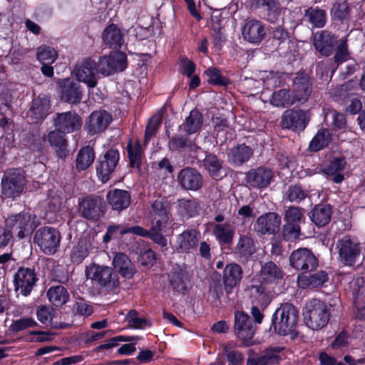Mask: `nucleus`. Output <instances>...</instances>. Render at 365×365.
Returning <instances> with one entry per match:
<instances>
[{
    "mask_svg": "<svg viewBox=\"0 0 365 365\" xmlns=\"http://www.w3.org/2000/svg\"><path fill=\"white\" fill-rule=\"evenodd\" d=\"M61 240L60 232L52 227H43L36 230L34 242L46 255L56 252Z\"/></svg>",
    "mask_w": 365,
    "mask_h": 365,
    "instance_id": "nucleus-7",
    "label": "nucleus"
},
{
    "mask_svg": "<svg viewBox=\"0 0 365 365\" xmlns=\"http://www.w3.org/2000/svg\"><path fill=\"white\" fill-rule=\"evenodd\" d=\"M326 121H331V125L336 129H343L346 128V120L344 114L339 113L338 111L333 110H330L326 114Z\"/></svg>",
    "mask_w": 365,
    "mask_h": 365,
    "instance_id": "nucleus-60",
    "label": "nucleus"
},
{
    "mask_svg": "<svg viewBox=\"0 0 365 365\" xmlns=\"http://www.w3.org/2000/svg\"><path fill=\"white\" fill-rule=\"evenodd\" d=\"M127 151L130 167L137 168L140 171L143 156L140 143L137 141L133 145L131 141H130L127 145Z\"/></svg>",
    "mask_w": 365,
    "mask_h": 365,
    "instance_id": "nucleus-51",
    "label": "nucleus"
},
{
    "mask_svg": "<svg viewBox=\"0 0 365 365\" xmlns=\"http://www.w3.org/2000/svg\"><path fill=\"white\" fill-rule=\"evenodd\" d=\"M46 295L49 302L55 307H61L67 302L69 298L67 289L61 285L51 287L48 289Z\"/></svg>",
    "mask_w": 365,
    "mask_h": 365,
    "instance_id": "nucleus-48",
    "label": "nucleus"
},
{
    "mask_svg": "<svg viewBox=\"0 0 365 365\" xmlns=\"http://www.w3.org/2000/svg\"><path fill=\"white\" fill-rule=\"evenodd\" d=\"M50 101L45 96H38L33 100L29 114L36 121L43 120L48 114Z\"/></svg>",
    "mask_w": 365,
    "mask_h": 365,
    "instance_id": "nucleus-43",
    "label": "nucleus"
},
{
    "mask_svg": "<svg viewBox=\"0 0 365 365\" xmlns=\"http://www.w3.org/2000/svg\"><path fill=\"white\" fill-rule=\"evenodd\" d=\"M170 202L165 197L159 196L150 202L148 217L151 225H165L171 217Z\"/></svg>",
    "mask_w": 365,
    "mask_h": 365,
    "instance_id": "nucleus-11",
    "label": "nucleus"
},
{
    "mask_svg": "<svg viewBox=\"0 0 365 365\" xmlns=\"http://www.w3.org/2000/svg\"><path fill=\"white\" fill-rule=\"evenodd\" d=\"M178 181L180 186L186 190L197 191L202 186V177L195 168L187 167L182 169L178 175Z\"/></svg>",
    "mask_w": 365,
    "mask_h": 365,
    "instance_id": "nucleus-23",
    "label": "nucleus"
},
{
    "mask_svg": "<svg viewBox=\"0 0 365 365\" xmlns=\"http://www.w3.org/2000/svg\"><path fill=\"white\" fill-rule=\"evenodd\" d=\"M309 120V113L301 109H287L281 118L280 126L294 131L303 130Z\"/></svg>",
    "mask_w": 365,
    "mask_h": 365,
    "instance_id": "nucleus-14",
    "label": "nucleus"
},
{
    "mask_svg": "<svg viewBox=\"0 0 365 365\" xmlns=\"http://www.w3.org/2000/svg\"><path fill=\"white\" fill-rule=\"evenodd\" d=\"M97 71L96 63L90 58L84 59L76 66L74 73L79 81L86 83L89 88H94L97 85L96 73Z\"/></svg>",
    "mask_w": 365,
    "mask_h": 365,
    "instance_id": "nucleus-20",
    "label": "nucleus"
},
{
    "mask_svg": "<svg viewBox=\"0 0 365 365\" xmlns=\"http://www.w3.org/2000/svg\"><path fill=\"white\" fill-rule=\"evenodd\" d=\"M203 165L212 176L218 177L222 168V161L216 155L209 154L203 160Z\"/></svg>",
    "mask_w": 365,
    "mask_h": 365,
    "instance_id": "nucleus-56",
    "label": "nucleus"
},
{
    "mask_svg": "<svg viewBox=\"0 0 365 365\" xmlns=\"http://www.w3.org/2000/svg\"><path fill=\"white\" fill-rule=\"evenodd\" d=\"M170 284L173 290L184 293L190 283V279L185 267L177 265L174 267L169 275Z\"/></svg>",
    "mask_w": 365,
    "mask_h": 365,
    "instance_id": "nucleus-30",
    "label": "nucleus"
},
{
    "mask_svg": "<svg viewBox=\"0 0 365 365\" xmlns=\"http://www.w3.org/2000/svg\"><path fill=\"white\" fill-rule=\"evenodd\" d=\"M304 218L302 208L297 206H290L284 212V220L287 223L299 225Z\"/></svg>",
    "mask_w": 365,
    "mask_h": 365,
    "instance_id": "nucleus-58",
    "label": "nucleus"
},
{
    "mask_svg": "<svg viewBox=\"0 0 365 365\" xmlns=\"http://www.w3.org/2000/svg\"><path fill=\"white\" fill-rule=\"evenodd\" d=\"M273 174L270 169L259 167L252 169L246 173V182L255 187H266L272 180Z\"/></svg>",
    "mask_w": 365,
    "mask_h": 365,
    "instance_id": "nucleus-26",
    "label": "nucleus"
},
{
    "mask_svg": "<svg viewBox=\"0 0 365 365\" xmlns=\"http://www.w3.org/2000/svg\"><path fill=\"white\" fill-rule=\"evenodd\" d=\"M199 210V205L194 199H181L178 201V211L182 215L193 217L198 213Z\"/></svg>",
    "mask_w": 365,
    "mask_h": 365,
    "instance_id": "nucleus-53",
    "label": "nucleus"
},
{
    "mask_svg": "<svg viewBox=\"0 0 365 365\" xmlns=\"http://www.w3.org/2000/svg\"><path fill=\"white\" fill-rule=\"evenodd\" d=\"M96 65L98 73L109 76L115 72L123 71L127 66V58L122 52H114L108 56L100 58Z\"/></svg>",
    "mask_w": 365,
    "mask_h": 365,
    "instance_id": "nucleus-13",
    "label": "nucleus"
},
{
    "mask_svg": "<svg viewBox=\"0 0 365 365\" xmlns=\"http://www.w3.org/2000/svg\"><path fill=\"white\" fill-rule=\"evenodd\" d=\"M331 140L329 130L323 129L317 133L310 142L309 148L313 151H319L328 145Z\"/></svg>",
    "mask_w": 365,
    "mask_h": 365,
    "instance_id": "nucleus-54",
    "label": "nucleus"
},
{
    "mask_svg": "<svg viewBox=\"0 0 365 365\" xmlns=\"http://www.w3.org/2000/svg\"><path fill=\"white\" fill-rule=\"evenodd\" d=\"M91 279L96 281L100 286L108 292L118 293L120 282L118 274L111 267L94 264L90 268Z\"/></svg>",
    "mask_w": 365,
    "mask_h": 365,
    "instance_id": "nucleus-5",
    "label": "nucleus"
},
{
    "mask_svg": "<svg viewBox=\"0 0 365 365\" xmlns=\"http://www.w3.org/2000/svg\"><path fill=\"white\" fill-rule=\"evenodd\" d=\"M198 238L196 230H188L177 237L176 250L178 252L190 253L197 250Z\"/></svg>",
    "mask_w": 365,
    "mask_h": 365,
    "instance_id": "nucleus-32",
    "label": "nucleus"
},
{
    "mask_svg": "<svg viewBox=\"0 0 365 365\" xmlns=\"http://www.w3.org/2000/svg\"><path fill=\"white\" fill-rule=\"evenodd\" d=\"M364 279L357 277L351 284L354 305L357 310L356 317L363 319L365 317V288L363 287Z\"/></svg>",
    "mask_w": 365,
    "mask_h": 365,
    "instance_id": "nucleus-39",
    "label": "nucleus"
},
{
    "mask_svg": "<svg viewBox=\"0 0 365 365\" xmlns=\"http://www.w3.org/2000/svg\"><path fill=\"white\" fill-rule=\"evenodd\" d=\"M37 326V322L31 317L21 318L15 320L9 326V330L12 332L17 333L25 330L27 328L34 327Z\"/></svg>",
    "mask_w": 365,
    "mask_h": 365,
    "instance_id": "nucleus-62",
    "label": "nucleus"
},
{
    "mask_svg": "<svg viewBox=\"0 0 365 365\" xmlns=\"http://www.w3.org/2000/svg\"><path fill=\"white\" fill-rule=\"evenodd\" d=\"M243 271L241 266L236 263H230L226 265L223 271V283L225 291L228 299H230L233 289L241 282Z\"/></svg>",
    "mask_w": 365,
    "mask_h": 365,
    "instance_id": "nucleus-21",
    "label": "nucleus"
},
{
    "mask_svg": "<svg viewBox=\"0 0 365 365\" xmlns=\"http://www.w3.org/2000/svg\"><path fill=\"white\" fill-rule=\"evenodd\" d=\"M312 92V83L304 73H297L293 79V97L295 102L305 103Z\"/></svg>",
    "mask_w": 365,
    "mask_h": 365,
    "instance_id": "nucleus-19",
    "label": "nucleus"
},
{
    "mask_svg": "<svg viewBox=\"0 0 365 365\" xmlns=\"http://www.w3.org/2000/svg\"><path fill=\"white\" fill-rule=\"evenodd\" d=\"M235 333L245 346L252 344L255 334V328L250 317L241 312H236L235 314Z\"/></svg>",
    "mask_w": 365,
    "mask_h": 365,
    "instance_id": "nucleus-15",
    "label": "nucleus"
},
{
    "mask_svg": "<svg viewBox=\"0 0 365 365\" xmlns=\"http://www.w3.org/2000/svg\"><path fill=\"white\" fill-rule=\"evenodd\" d=\"M134 252L138 255V261L142 266H152L155 263V254L148 247L145 242H138L134 248Z\"/></svg>",
    "mask_w": 365,
    "mask_h": 365,
    "instance_id": "nucleus-46",
    "label": "nucleus"
},
{
    "mask_svg": "<svg viewBox=\"0 0 365 365\" xmlns=\"http://www.w3.org/2000/svg\"><path fill=\"white\" fill-rule=\"evenodd\" d=\"M38 281L34 269L21 267L14 275V282L15 292L19 296H29Z\"/></svg>",
    "mask_w": 365,
    "mask_h": 365,
    "instance_id": "nucleus-12",
    "label": "nucleus"
},
{
    "mask_svg": "<svg viewBox=\"0 0 365 365\" xmlns=\"http://www.w3.org/2000/svg\"><path fill=\"white\" fill-rule=\"evenodd\" d=\"M118 160L119 153L114 149L108 150L99 160L96 171L103 182H106L109 180L110 175L114 171Z\"/></svg>",
    "mask_w": 365,
    "mask_h": 365,
    "instance_id": "nucleus-22",
    "label": "nucleus"
},
{
    "mask_svg": "<svg viewBox=\"0 0 365 365\" xmlns=\"http://www.w3.org/2000/svg\"><path fill=\"white\" fill-rule=\"evenodd\" d=\"M332 207L329 204L316 205L309 212L311 221L317 227L327 225L331 219Z\"/></svg>",
    "mask_w": 365,
    "mask_h": 365,
    "instance_id": "nucleus-34",
    "label": "nucleus"
},
{
    "mask_svg": "<svg viewBox=\"0 0 365 365\" xmlns=\"http://www.w3.org/2000/svg\"><path fill=\"white\" fill-rule=\"evenodd\" d=\"M289 32L282 26H275L272 29L270 37L266 41V47L270 51L280 49L281 47L289 42Z\"/></svg>",
    "mask_w": 365,
    "mask_h": 365,
    "instance_id": "nucleus-40",
    "label": "nucleus"
},
{
    "mask_svg": "<svg viewBox=\"0 0 365 365\" xmlns=\"http://www.w3.org/2000/svg\"><path fill=\"white\" fill-rule=\"evenodd\" d=\"M346 166V162L344 158H334L323 168L322 173L327 175L328 180L335 183H341L344 180V175L341 172Z\"/></svg>",
    "mask_w": 365,
    "mask_h": 365,
    "instance_id": "nucleus-33",
    "label": "nucleus"
},
{
    "mask_svg": "<svg viewBox=\"0 0 365 365\" xmlns=\"http://www.w3.org/2000/svg\"><path fill=\"white\" fill-rule=\"evenodd\" d=\"M336 38L330 33L322 31L317 33L314 37V46L322 55L330 56L335 49Z\"/></svg>",
    "mask_w": 365,
    "mask_h": 365,
    "instance_id": "nucleus-29",
    "label": "nucleus"
},
{
    "mask_svg": "<svg viewBox=\"0 0 365 365\" xmlns=\"http://www.w3.org/2000/svg\"><path fill=\"white\" fill-rule=\"evenodd\" d=\"M112 120V116L105 110H98L93 112L89 121L86 124V128L88 132L94 135L104 131Z\"/></svg>",
    "mask_w": 365,
    "mask_h": 365,
    "instance_id": "nucleus-25",
    "label": "nucleus"
},
{
    "mask_svg": "<svg viewBox=\"0 0 365 365\" xmlns=\"http://www.w3.org/2000/svg\"><path fill=\"white\" fill-rule=\"evenodd\" d=\"M103 199L96 195L80 198L78 211L80 215L89 220H98L103 214Z\"/></svg>",
    "mask_w": 365,
    "mask_h": 365,
    "instance_id": "nucleus-8",
    "label": "nucleus"
},
{
    "mask_svg": "<svg viewBox=\"0 0 365 365\" xmlns=\"http://www.w3.org/2000/svg\"><path fill=\"white\" fill-rule=\"evenodd\" d=\"M301 235V227L297 224L285 222L282 226V236L286 241L294 242L299 238Z\"/></svg>",
    "mask_w": 365,
    "mask_h": 365,
    "instance_id": "nucleus-57",
    "label": "nucleus"
},
{
    "mask_svg": "<svg viewBox=\"0 0 365 365\" xmlns=\"http://www.w3.org/2000/svg\"><path fill=\"white\" fill-rule=\"evenodd\" d=\"M213 234L220 244L231 245L235 235V228L230 223L217 224L214 227Z\"/></svg>",
    "mask_w": 365,
    "mask_h": 365,
    "instance_id": "nucleus-47",
    "label": "nucleus"
},
{
    "mask_svg": "<svg viewBox=\"0 0 365 365\" xmlns=\"http://www.w3.org/2000/svg\"><path fill=\"white\" fill-rule=\"evenodd\" d=\"M106 200L113 210L121 211L130 205V195L126 190L115 189L107 193Z\"/></svg>",
    "mask_w": 365,
    "mask_h": 365,
    "instance_id": "nucleus-36",
    "label": "nucleus"
},
{
    "mask_svg": "<svg viewBox=\"0 0 365 365\" xmlns=\"http://www.w3.org/2000/svg\"><path fill=\"white\" fill-rule=\"evenodd\" d=\"M304 18L314 27L322 28L327 22V13L324 9L312 6L305 10Z\"/></svg>",
    "mask_w": 365,
    "mask_h": 365,
    "instance_id": "nucleus-49",
    "label": "nucleus"
},
{
    "mask_svg": "<svg viewBox=\"0 0 365 365\" xmlns=\"http://www.w3.org/2000/svg\"><path fill=\"white\" fill-rule=\"evenodd\" d=\"M223 354L226 356L230 365H242L244 356L243 354L237 350H234L227 345L223 347Z\"/></svg>",
    "mask_w": 365,
    "mask_h": 365,
    "instance_id": "nucleus-64",
    "label": "nucleus"
},
{
    "mask_svg": "<svg viewBox=\"0 0 365 365\" xmlns=\"http://www.w3.org/2000/svg\"><path fill=\"white\" fill-rule=\"evenodd\" d=\"M281 225V217L276 212H269L259 216L254 225L260 235H275Z\"/></svg>",
    "mask_w": 365,
    "mask_h": 365,
    "instance_id": "nucleus-18",
    "label": "nucleus"
},
{
    "mask_svg": "<svg viewBox=\"0 0 365 365\" xmlns=\"http://www.w3.org/2000/svg\"><path fill=\"white\" fill-rule=\"evenodd\" d=\"M205 74L207 76V82L216 86H226L229 81L221 75L220 71L215 68L211 67L205 71Z\"/></svg>",
    "mask_w": 365,
    "mask_h": 365,
    "instance_id": "nucleus-61",
    "label": "nucleus"
},
{
    "mask_svg": "<svg viewBox=\"0 0 365 365\" xmlns=\"http://www.w3.org/2000/svg\"><path fill=\"white\" fill-rule=\"evenodd\" d=\"M283 350L279 346H269L258 353L254 349L247 351L246 365H276L282 360L280 353Z\"/></svg>",
    "mask_w": 365,
    "mask_h": 365,
    "instance_id": "nucleus-9",
    "label": "nucleus"
},
{
    "mask_svg": "<svg viewBox=\"0 0 365 365\" xmlns=\"http://www.w3.org/2000/svg\"><path fill=\"white\" fill-rule=\"evenodd\" d=\"M95 154L93 150L87 146L80 150L76 158V168L78 170H86L93 162Z\"/></svg>",
    "mask_w": 365,
    "mask_h": 365,
    "instance_id": "nucleus-52",
    "label": "nucleus"
},
{
    "mask_svg": "<svg viewBox=\"0 0 365 365\" xmlns=\"http://www.w3.org/2000/svg\"><path fill=\"white\" fill-rule=\"evenodd\" d=\"M56 129L64 134L79 130L82 125V118L75 112L58 113L53 120Z\"/></svg>",
    "mask_w": 365,
    "mask_h": 365,
    "instance_id": "nucleus-17",
    "label": "nucleus"
},
{
    "mask_svg": "<svg viewBox=\"0 0 365 365\" xmlns=\"http://www.w3.org/2000/svg\"><path fill=\"white\" fill-rule=\"evenodd\" d=\"M255 252V245L253 240L247 235H240L234 250V254L239 258L240 262L245 263Z\"/></svg>",
    "mask_w": 365,
    "mask_h": 365,
    "instance_id": "nucleus-31",
    "label": "nucleus"
},
{
    "mask_svg": "<svg viewBox=\"0 0 365 365\" xmlns=\"http://www.w3.org/2000/svg\"><path fill=\"white\" fill-rule=\"evenodd\" d=\"M298 319L297 309L292 304L284 303L273 314L271 328L279 335H288L294 331Z\"/></svg>",
    "mask_w": 365,
    "mask_h": 365,
    "instance_id": "nucleus-2",
    "label": "nucleus"
},
{
    "mask_svg": "<svg viewBox=\"0 0 365 365\" xmlns=\"http://www.w3.org/2000/svg\"><path fill=\"white\" fill-rule=\"evenodd\" d=\"M266 284L260 279L253 278L251 280V284L246 288V291L249 292L250 297L262 306H266L269 303Z\"/></svg>",
    "mask_w": 365,
    "mask_h": 365,
    "instance_id": "nucleus-41",
    "label": "nucleus"
},
{
    "mask_svg": "<svg viewBox=\"0 0 365 365\" xmlns=\"http://www.w3.org/2000/svg\"><path fill=\"white\" fill-rule=\"evenodd\" d=\"M308 195V191L297 185H290L285 192L284 197L290 202L299 203Z\"/></svg>",
    "mask_w": 365,
    "mask_h": 365,
    "instance_id": "nucleus-55",
    "label": "nucleus"
},
{
    "mask_svg": "<svg viewBox=\"0 0 365 365\" xmlns=\"http://www.w3.org/2000/svg\"><path fill=\"white\" fill-rule=\"evenodd\" d=\"M26 173L21 168L8 169L1 182V197L4 200H16L24 192L27 185Z\"/></svg>",
    "mask_w": 365,
    "mask_h": 365,
    "instance_id": "nucleus-1",
    "label": "nucleus"
},
{
    "mask_svg": "<svg viewBox=\"0 0 365 365\" xmlns=\"http://www.w3.org/2000/svg\"><path fill=\"white\" fill-rule=\"evenodd\" d=\"M114 270L125 279H131L136 272L135 265L128 255L123 252L116 253L113 259Z\"/></svg>",
    "mask_w": 365,
    "mask_h": 365,
    "instance_id": "nucleus-28",
    "label": "nucleus"
},
{
    "mask_svg": "<svg viewBox=\"0 0 365 365\" xmlns=\"http://www.w3.org/2000/svg\"><path fill=\"white\" fill-rule=\"evenodd\" d=\"M59 83L63 101L71 104H78L81 102L83 93L78 83L70 78H65Z\"/></svg>",
    "mask_w": 365,
    "mask_h": 365,
    "instance_id": "nucleus-24",
    "label": "nucleus"
},
{
    "mask_svg": "<svg viewBox=\"0 0 365 365\" xmlns=\"http://www.w3.org/2000/svg\"><path fill=\"white\" fill-rule=\"evenodd\" d=\"M290 265L297 270L305 272L314 270L318 266V259L307 248H299L289 257Z\"/></svg>",
    "mask_w": 365,
    "mask_h": 365,
    "instance_id": "nucleus-10",
    "label": "nucleus"
},
{
    "mask_svg": "<svg viewBox=\"0 0 365 365\" xmlns=\"http://www.w3.org/2000/svg\"><path fill=\"white\" fill-rule=\"evenodd\" d=\"M336 249L339 262L345 266L354 267L361 264L364 255L363 247L357 237L345 235L339 239Z\"/></svg>",
    "mask_w": 365,
    "mask_h": 365,
    "instance_id": "nucleus-3",
    "label": "nucleus"
},
{
    "mask_svg": "<svg viewBox=\"0 0 365 365\" xmlns=\"http://www.w3.org/2000/svg\"><path fill=\"white\" fill-rule=\"evenodd\" d=\"M328 279V274L325 271H319L311 274L299 275L297 283L302 289H314L322 287Z\"/></svg>",
    "mask_w": 365,
    "mask_h": 365,
    "instance_id": "nucleus-38",
    "label": "nucleus"
},
{
    "mask_svg": "<svg viewBox=\"0 0 365 365\" xmlns=\"http://www.w3.org/2000/svg\"><path fill=\"white\" fill-rule=\"evenodd\" d=\"M165 227V225H158L157 226H155V225H151L150 230H148L139 225H135L122 228L120 230V234L123 235L128 233H132L140 237H149L155 243L164 247L167 246V240L163 235L162 231Z\"/></svg>",
    "mask_w": 365,
    "mask_h": 365,
    "instance_id": "nucleus-16",
    "label": "nucleus"
},
{
    "mask_svg": "<svg viewBox=\"0 0 365 365\" xmlns=\"http://www.w3.org/2000/svg\"><path fill=\"white\" fill-rule=\"evenodd\" d=\"M284 272L281 267L274 262L269 261L262 265L259 271L260 279L264 284L277 283L282 279Z\"/></svg>",
    "mask_w": 365,
    "mask_h": 365,
    "instance_id": "nucleus-37",
    "label": "nucleus"
},
{
    "mask_svg": "<svg viewBox=\"0 0 365 365\" xmlns=\"http://www.w3.org/2000/svg\"><path fill=\"white\" fill-rule=\"evenodd\" d=\"M103 43L114 49L120 48L123 43V36L118 26L113 24L107 26L103 33Z\"/></svg>",
    "mask_w": 365,
    "mask_h": 365,
    "instance_id": "nucleus-44",
    "label": "nucleus"
},
{
    "mask_svg": "<svg viewBox=\"0 0 365 365\" xmlns=\"http://www.w3.org/2000/svg\"><path fill=\"white\" fill-rule=\"evenodd\" d=\"M169 150L175 152H195L200 148L196 143V138L187 134H177L170 138L168 141Z\"/></svg>",
    "mask_w": 365,
    "mask_h": 365,
    "instance_id": "nucleus-27",
    "label": "nucleus"
},
{
    "mask_svg": "<svg viewBox=\"0 0 365 365\" xmlns=\"http://www.w3.org/2000/svg\"><path fill=\"white\" fill-rule=\"evenodd\" d=\"M304 321L312 330H320L325 327L330 317L327 304L318 299L309 300L303 309Z\"/></svg>",
    "mask_w": 365,
    "mask_h": 365,
    "instance_id": "nucleus-4",
    "label": "nucleus"
},
{
    "mask_svg": "<svg viewBox=\"0 0 365 365\" xmlns=\"http://www.w3.org/2000/svg\"><path fill=\"white\" fill-rule=\"evenodd\" d=\"M203 123L202 114L197 109L190 111L189 115L185 118L180 128L188 135L197 133L201 128Z\"/></svg>",
    "mask_w": 365,
    "mask_h": 365,
    "instance_id": "nucleus-45",
    "label": "nucleus"
},
{
    "mask_svg": "<svg viewBox=\"0 0 365 365\" xmlns=\"http://www.w3.org/2000/svg\"><path fill=\"white\" fill-rule=\"evenodd\" d=\"M271 103L276 107L287 108L295 102L293 95L288 89H279L272 93Z\"/></svg>",
    "mask_w": 365,
    "mask_h": 365,
    "instance_id": "nucleus-50",
    "label": "nucleus"
},
{
    "mask_svg": "<svg viewBox=\"0 0 365 365\" xmlns=\"http://www.w3.org/2000/svg\"><path fill=\"white\" fill-rule=\"evenodd\" d=\"M252 150L245 144L233 147L229 150L228 160L236 166H240L247 162L252 156Z\"/></svg>",
    "mask_w": 365,
    "mask_h": 365,
    "instance_id": "nucleus-42",
    "label": "nucleus"
},
{
    "mask_svg": "<svg viewBox=\"0 0 365 365\" xmlns=\"http://www.w3.org/2000/svg\"><path fill=\"white\" fill-rule=\"evenodd\" d=\"M350 8L346 1L336 2L331 9V13L334 16L339 20L348 19L349 16Z\"/></svg>",
    "mask_w": 365,
    "mask_h": 365,
    "instance_id": "nucleus-63",
    "label": "nucleus"
},
{
    "mask_svg": "<svg viewBox=\"0 0 365 365\" xmlns=\"http://www.w3.org/2000/svg\"><path fill=\"white\" fill-rule=\"evenodd\" d=\"M88 255L87 243L79 241L71 253V259L73 263H81Z\"/></svg>",
    "mask_w": 365,
    "mask_h": 365,
    "instance_id": "nucleus-59",
    "label": "nucleus"
},
{
    "mask_svg": "<svg viewBox=\"0 0 365 365\" xmlns=\"http://www.w3.org/2000/svg\"><path fill=\"white\" fill-rule=\"evenodd\" d=\"M242 35L250 43H259L265 36V29L262 24L257 20H249L242 29Z\"/></svg>",
    "mask_w": 365,
    "mask_h": 365,
    "instance_id": "nucleus-35",
    "label": "nucleus"
},
{
    "mask_svg": "<svg viewBox=\"0 0 365 365\" xmlns=\"http://www.w3.org/2000/svg\"><path fill=\"white\" fill-rule=\"evenodd\" d=\"M36 216L28 212H21L18 214L11 215L6 219V225L14 232L20 239L31 235L36 228Z\"/></svg>",
    "mask_w": 365,
    "mask_h": 365,
    "instance_id": "nucleus-6",
    "label": "nucleus"
}]
</instances>
